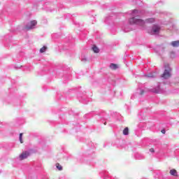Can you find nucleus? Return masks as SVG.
Here are the masks:
<instances>
[{
	"label": "nucleus",
	"instance_id": "nucleus-12",
	"mask_svg": "<svg viewBox=\"0 0 179 179\" xmlns=\"http://www.w3.org/2000/svg\"><path fill=\"white\" fill-rule=\"evenodd\" d=\"M146 23H153V22H155V19L154 18H150V19H147L145 20Z\"/></svg>",
	"mask_w": 179,
	"mask_h": 179
},
{
	"label": "nucleus",
	"instance_id": "nucleus-13",
	"mask_svg": "<svg viewBox=\"0 0 179 179\" xmlns=\"http://www.w3.org/2000/svg\"><path fill=\"white\" fill-rule=\"evenodd\" d=\"M56 167H57V169H58V170H59V171H61L62 170V166H61V164H59V163L56 164Z\"/></svg>",
	"mask_w": 179,
	"mask_h": 179
},
{
	"label": "nucleus",
	"instance_id": "nucleus-19",
	"mask_svg": "<svg viewBox=\"0 0 179 179\" xmlns=\"http://www.w3.org/2000/svg\"><path fill=\"white\" fill-rule=\"evenodd\" d=\"M143 93H144L143 91L141 92V94H143Z\"/></svg>",
	"mask_w": 179,
	"mask_h": 179
},
{
	"label": "nucleus",
	"instance_id": "nucleus-5",
	"mask_svg": "<svg viewBox=\"0 0 179 179\" xmlns=\"http://www.w3.org/2000/svg\"><path fill=\"white\" fill-rule=\"evenodd\" d=\"M152 31L153 34H159V31H160V27L159 25H154L152 28Z\"/></svg>",
	"mask_w": 179,
	"mask_h": 179
},
{
	"label": "nucleus",
	"instance_id": "nucleus-10",
	"mask_svg": "<svg viewBox=\"0 0 179 179\" xmlns=\"http://www.w3.org/2000/svg\"><path fill=\"white\" fill-rule=\"evenodd\" d=\"M128 134H129V129H128V127H126L123 130V135H128Z\"/></svg>",
	"mask_w": 179,
	"mask_h": 179
},
{
	"label": "nucleus",
	"instance_id": "nucleus-9",
	"mask_svg": "<svg viewBox=\"0 0 179 179\" xmlns=\"http://www.w3.org/2000/svg\"><path fill=\"white\" fill-rule=\"evenodd\" d=\"M92 51H94V52H95L96 54H98V52H100V50L96 45H94L92 47Z\"/></svg>",
	"mask_w": 179,
	"mask_h": 179
},
{
	"label": "nucleus",
	"instance_id": "nucleus-20",
	"mask_svg": "<svg viewBox=\"0 0 179 179\" xmlns=\"http://www.w3.org/2000/svg\"><path fill=\"white\" fill-rule=\"evenodd\" d=\"M106 124H107V122H105V123H104V125H106Z\"/></svg>",
	"mask_w": 179,
	"mask_h": 179
},
{
	"label": "nucleus",
	"instance_id": "nucleus-17",
	"mask_svg": "<svg viewBox=\"0 0 179 179\" xmlns=\"http://www.w3.org/2000/svg\"><path fill=\"white\" fill-rule=\"evenodd\" d=\"M162 134H166V129H163L162 131H161Z\"/></svg>",
	"mask_w": 179,
	"mask_h": 179
},
{
	"label": "nucleus",
	"instance_id": "nucleus-4",
	"mask_svg": "<svg viewBox=\"0 0 179 179\" xmlns=\"http://www.w3.org/2000/svg\"><path fill=\"white\" fill-rule=\"evenodd\" d=\"M29 156L30 152L24 151L20 155V160H24V159H27Z\"/></svg>",
	"mask_w": 179,
	"mask_h": 179
},
{
	"label": "nucleus",
	"instance_id": "nucleus-2",
	"mask_svg": "<svg viewBox=\"0 0 179 179\" xmlns=\"http://www.w3.org/2000/svg\"><path fill=\"white\" fill-rule=\"evenodd\" d=\"M164 68V72L161 77L164 79H169V78H171V68H170V66L169 64H166Z\"/></svg>",
	"mask_w": 179,
	"mask_h": 179
},
{
	"label": "nucleus",
	"instance_id": "nucleus-18",
	"mask_svg": "<svg viewBox=\"0 0 179 179\" xmlns=\"http://www.w3.org/2000/svg\"><path fill=\"white\" fill-rule=\"evenodd\" d=\"M133 13H138V10H134L133 11Z\"/></svg>",
	"mask_w": 179,
	"mask_h": 179
},
{
	"label": "nucleus",
	"instance_id": "nucleus-15",
	"mask_svg": "<svg viewBox=\"0 0 179 179\" xmlns=\"http://www.w3.org/2000/svg\"><path fill=\"white\" fill-rule=\"evenodd\" d=\"M147 76L148 78H155L156 76H155V74L150 73Z\"/></svg>",
	"mask_w": 179,
	"mask_h": 179
},
{
	"label": "nucleus",
	"instance_id": "nucleus-7",
	"mask_svg": "<svg viewBox=\"0 0 179 179\" xmlns=\"http://www.w3.org/2000/svg\"><path fill=\"white\" fill-rule=\"evenodd\" d=\"M172 47H178L179 46V41H175L171 42Z\"/></svg>",
	"mask_w": 179,
	"mask_h": 179
},
{
	"label": "nucleus",
	"instance_id": "nucleus-6",
	"mask_svg": "<svg viewBox=\"0 0 179 179\" xmlns=\"http://www.w3.org/2000/svg\"><path fill=\"white\" fill-rule=\"evenodd\" d=\"M169 174H171V176H173L174 177H178V173L177 172V170L174 169L170 170Z\"/></svg>",
	"mask_w": 179,
	"mask_h": 179
},
{
	"label": "nucleus",
	"instance_id": "nucleus-16",
	"mask_svg": "<svg viewBox=\"0 0 179 179\" xmlns=\"http://www.w3.org/2000/svg\"><path fill=\"white\" fill-rule=\"evenodd\" d=\"M150 152H151V153H155V149L154 148L150 149Z\"/></svg>",
	"mask_w": 179,
	"mask_h": 179
},
{
	"label": "nucleus",
	"instance_id": "nucleus-21",
	"mask_svg": "<svg viewBox=\"0 0 179 179\" xmlns=\"http://www.w3.org/2000/svg\"><path fill=\"white\" fill-rule=\"evenodd\" d=\"M155 93H159V92H156Z\"/></svg>",
	"mask_w": 179,
	"mask_h": 179
},
{
	"label": "nucleus",
	"instance_id": "nucleus-11",
	"mask_svg": "<svg viewBox=\"0 0 179 179\" xmlns=\"http://www.w3.org/2000/svg\"><path fill=\"white\" fill-rule=\"evenodd\" d=\"M47 46H43L42 48L40 49V52L43 53V52H45V51H47Z\"/></svg>",
	"mask_w": 179,
	"mask_h": 179
},
{
	"label": "nucleus",
	"instance_id": "nucleus-3",
	"mask_svg": "<svg viewBox=\"0 0 179 179\" xmlns=\"http://www.w3.org/2000/svg\"><path fill=\"white\" fill-rule=\"evenodd\" d=\"M36 24H37V21L32 20V21L30 22V23L27 24L25 26V29L27 30H31V29H34V26H36Z\"/></svg>",
	"mask_w": 179,
	"mask_h": 179
},
{
	"label": "nucleus",
	"instance_id": "nucleus-14",
	"mask_svg": "<svg viewBox=\"0 0 179 179\" xmlns=\"http://www.w3.org/2000/svg\"><path fill=\"white\" fill-rule=\"evenodd\" d=\"M22 136H23V134H22V133H20V143H23V138H22Z\"/></svg>",
	"mask_w": 179,
	"mask_h": 179
},
{
	"label": "nucleus",
	"instance_id": "nucleus-1",
	"mask_svg": "<svg viewBox=\"0 0 179 179\" xmlns=\"http://www.w3.org/2000/svg\"><path fill=\"white\" fill-rule=\"evenodd\" d=\"M130 24H138L139 26H144L145 21L140 19L139 17H133L129 20Z\"/></svg>",
	"mask_w": 179,
	"mask_h": 179
},
{
	"label": "nucleus",
	"instance_id": "nucleus-8",
	"mask_svg": "<svg viewBox=\"0 0 179 179\" xmlns=\"http://www.w3.org/2000/svg\"><path fill=\"white\" fill-rule=\"evenodd\" d=\"M110 69H112L113 71H115V69H117L118 68V66L115 64H111L110 65Z\"/></svg>",
	"mask_w": 179,
	"mask_h": 179
}]
</instances>
